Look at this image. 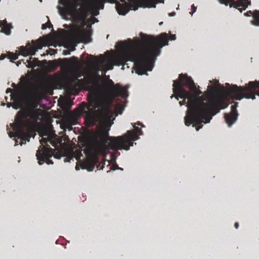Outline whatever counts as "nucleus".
Returning a JSON list of instances; mask_svg holds the SVG:
<instances>
[{
    "label": "nucleus",
    "mask_w": 259,
    "mask_h": 259,
    "mask_svg": "<svg viewBox=\"0 0 259 259\" xmlns=\"http://www.w3.org/2000/svg\"><path fill=\"white\" fill-rule=\"evenodd\" d=\"M53 153L54 150L51 148H46L45 147H42V152L41 150H38L36 156L38 160V163L41 165L46 162L48 164H53V162L49 158L53 156Z\"/></svg>",
    "instance_id": "obj_9"
},
{
    "label": "nucleus",
    "mask_w": 259,
    "mask_h": 259,
    "mask_svg": "<svg viewBox=\"0 0 259 259\" xmlns=\"http://www.w3.org/2000/svg\"><path fill=\"white\" fill-rule=\"evenodd\" d=\"M75 124V120L74 119H71L69 121L64 123V126L66 128L70 131L72 129V125Z\"/></svg>",
    "instance_id": "obj_16"
},
{
    "label": "nucleus",
    "mask_w": 259,
    "mask_h": 259,
    "mask_svg": "<svg viewBox=\"0 0 259 259\" xmlns=\"http://www.w3.org/2000/svg\"><path fill=\"white\" fill-rule=\"evenodd\" d=\"M43 118V113L41 109L35 106L28 107L25 109L20 111L16 116L15 123H11V128H8V134L10 138H17L15 145L19 141L20 145L29 141L31 136L34 138L35 134L34 130L35 126L40 123Z\"/></svg>",
    "instance_id": "obj_5"
},
{
    "label": "nucleus",
    "mask_w": 259,
    "mask_h": 259,
    "mask_svg": "<svg viewBox=\"0 0 259 259\" xmlns=\"http://www.w3.org/2000/svg\"><path fill=\"white\" fill-rule=\"evenodd\" d=\"M219 1L221 4L226 6L229 4L230 7H233L237 9L241 13L250 4L248 0H219Z\"/></svg>",
    "instance_id": "obj_10"
},
{
    "label": "nucleus",
    "mask_w": 259,
    "mask_h": 259,
    "mask_svg": "<svg viewBox=\"0 0 259 259\" xmlns=\"http://www.w3.org/2000/svg\"><path fill=\"white\" fill-rule=\"evenodd\" d=\"M52 25L51 24V22L48 20V22L42 25L41 28L42 29H46L47 28H51L52 27Z\"/></svg>",
    "instance_id": "obj_20"
},
{
    "label": "nucleus",
    "mask_w": 259,
    "mask_h": 259,
    "mask_svg": "<svg viewBox=\"0 0 259 259\" xmlns=\"http://www.w3.org/2000/svg\"><path fill=\"white\" fill-rule=\"evenodd\" d=\"M0 27H2V32L5 33L7 35L10 34L11 29L12 27L10 24L7 23L6 21H0Z\"/></svg>",
    "instance_id": "obj_14"
},
{
    "label": "nucleus",
    "mask_w": 259,
    "mask_h": 259,
    "mask_svg": "<svg viewBox=\"0 0 259 259\" xmlns=\"http://www.w3.org/2000/svg\"><path fill=\"white\" fill-rule=\"evenodd\" d=\"M238 103L234 102L231 106V111L230 113H225L224 117L226 123L228 126L230 127L237 119L238 113L237 111V107Z\"/></svg>",
    "instance_id": "obj_12"
},
{
    "label": "nucleus",
    "mask_w": 259,
    "mask_h": 259,
    "mask_svg": "<svg viewBox=\"0 0 259 259\" xmlns=\"http://www.w3.org/2000/svg\"><path fill=\"white\" fill-rule=\"evenodd\" d=\"M7 57L9 59H11V61H13L17 59L18 55L13 53H9L7 55Z\"/></svg>",
    "instance_id": "obj_17"
},
{
    "label": "nucleus",
    "mask_w": 259,
    "mask_h": 259,
    "mask_svg": "<svg viewBox=\"0 0 259 259\" xmlns=\"http://www.w3.org/2000/svg\"><path fill=\"white\" fill-rule=\"evenodd\" d=\"M108 136V130H106L103 127L101 128L94 132L92 136V147L89 149V151L85 152L87 159L85 161H82L80 160V156L82 155L80 151H77V153L73 156L74 153H71V157H67L64 159L65 162H70V160L74 157L78 162L75 166V169L78 170L80 166L82 169H86L88 171H92L95 164L97 162V156L98 154L105 157L107 154H110V160H108L109 164L110 165L111 170L121 169L122 168L118 167L116 163V156L112 150L110 149L109 147L107 144L106 138Z\"/></svg>",
    "instance_id": "obj_4"
},
{
    "label": "nucleus",
    "mask_w": 259,
    "mask_h": 259,
    "mask_svg": "<svg viewBox=\"0 0 259 259\" xmlns=\"http://www.w3.org/2000/svg\"><path fill=\"white\" fill-rule=\"evenodd\" d=\"M32 59L31 57L30 58L29 60H27V65H26L27 67L29 68H34L36 66L38 65L39 61L36 59H34L32 61L31 60Z\"/></svg>",
    "instance_id": "obj_15"
},
{
    "label": "nucleus",
    "mask_w": 259,
    "mask_h": 259,
    "mask_svg": "<svg viewBox=\"0 0 259 259\" xmlns=\"http://www.w3.org/2000/svg\"><path fill=\"white\" fill-rule=\"evenodd\" d=\"M238 226H239V224L238 223H236L235 224V227L236 229H237L238 228Z\"/></svg>",
    "instance_id": "obj_25"
},
{
    "label": "nucleus",
    "mask_w": 259,
    "mask_h": 259,
    "mask_svg": "<svg viewBox=\"0 0 259 259\" xmlns=\"http://www.w3.org/2000/svg\"><path fill=\"white\" fill-rule=\"evenodd\" d=\"M80 76V75L76 74L73 77V82L71 83L72 84H74L78 85V86L80 85V84L81 83L80 80L78 79V77Z\"/></svg>",
    "instance_id": "obj_18"
},
{
    "label": "nucleus",
    "mask_w": 259,
    "mask_h": 259,
    "mask_svg": "<svg viewBox=\"0 0 259 259\" xmlns=\"http://www.w3.org/2000/svg\"><path fill=\"white\" fill-rule=\"evenodd\" d=\"M256 95L259 96V81H249L243 87L227 83V101L229 99L240 100L243 98L253 100Z\"/></svg>",
    "instance_id": "obj_7"
},
{
    "label": "nucleus",
    "mask_w": 259,
    "mask_h": 259,
    "mask_svg": "<svg viewBox=\"0 0 259 259\" xmlns=\"http://www.w3.org/2000/svg\"><path fill=\"white\" fill-rule=\"evenodd\" d=\"M5 58V55H2L0 57V60H3Z\"/></svg>",
    "instance_id": "obj_24"
},
{
    "label": "nucleus",
    "mask_w": 259,
    "mask_h": 259,
    "mask_svg": "<svg viewBox=\"0 0 259 259\" xmlns=\"http://www.w3.org/2000/svg\"><path fill=\"white\" fill-rule=\"evenodd\" d=\"M164 0H121L122 4H116V9L119 15H125L130 9L137 10L139 7L155 8L158 3H164Z\"/></svg>",
    "instance_id": "obj_8"
},
{
    "label": "nucleus",
    "mask_w": 259,
    "mask_h": 259,
    "mask_svg": "<svg viewBox=\"0 0 259 259\" xmlns=\"http://www.w3.org/2000/svg\"><path fill=\"white\" fill-rule=\"evenodd\" d=\"M42 41L38 42L33 45L28 44L25 47L22 46L20 47V51L21 54L24 56L34 55L38 49H41L42 48Z\"/></svg>",
    "instance_id": "obj_11"
},
{
    "label": "nucleus",
    "mask_w": 259,
    "mask_h": 259,
    "mask_svg": "<svg viewBox=\"0 0 259 259\" xmlns=\"http://www.w3.org/2000/svg\"><path fill=\"white\" fill-rule=\"evenodd\" d=\"M196 7L194 5H192V6H191V9H192V12L191 13H190V14L192 15L194 13H195L196 11Z\"/></svg>",
    "instance_id": "obj_21"
},
{
    "label": "nucleus",
    "mask_w": 259,
    "mask_h": 259,
    "mask_svg": "<svg viewBox=\"0 0 259 259\" xmlns=\"http://www.w3.org/2000/svg\"><path fill=\"white\" fill-rule=\"evenodd\" d=\"M70 51L69 50H65L63 51V54L65 55H67L70 54Z\"/></svg>",
    "instance_id": "obj_22"
},
{
    "label": "nucleus",
    "mask_w": 259,
    "mask_h": 259,
    "mask_svg": "<svg viewBox=\"0 0 259 259\" xmlns=\"http://www.w3.org/2000/svg\"><path fill=\"white\" fill-rule=\"evenodd\" d=\"M48 141V139L46 138H42L40 140V143L41 144V145L40 146V148L38 150H41V152H42V147H45L46 148H47L45 145H44V143H46Z\"/></svg>",
    "instance_id": "obj_19"
},
{
    "label": "nucleus",
    "mask_w": 259,
    "mask_h": 259,
    "mask_svg": "<svg viewBox=\"0 0 259 259\" xmlns=\"http://www.w3.org/2000/svg\"><path fill=\"white\" fill-rule=\"evenodd\" d=\"M42 88L41 84H36L31 89H18L13 92L11 89H8L6 92L11 93V99L13 100L12 106L17 109L24 107L31 98L37 97L42 91Z\"/></svg>",
    "instance_id": "obj_6"
},
{
    "label": "nucleus",
    "mask_w": 259,
    "mask_h": 259,
    "mask_svg": "<svg viewBox=\"0 0 259 259\" xmlns=\"http://www.w3.org/2000/svg\"><path fill=\"white\" fill-rule=\"evenodd\" d=\"M62 6L58 7L60 15L65 19H71L77 23L72 30L73 37L77 42H90L91 40V26L98 20L93 16L98 15L99 12L93 7L98 3H102L103 0H93L92 6L84 0H59ZM101 4L100 9L103 8Z\"/></svg>",
    "instance_id": "obj_3"
},
{
    "label": "nucleus",
    "mask_w": 259,
    "mask_h": 259,
    "mask_svg": "<svg viewBox=\"0 0 259 259\" xmlns=\"http://www.w3.org/2000/svg\"><path fill=\"white\" fill-rule=\"evenodd\" d=\"M244 15L247 16H252L253 20L251 21V24L255 26H259V11H250L245 13Z\"/></svg>",
    "instance_id": "obj_13"
},
{
    "label": "nucleus",
    "mask_w": 259,
    "mask_h": 259,
    "mask_svg": "<svg viewBox=\"0 0 259 259\" xmlns=\"http://www.w3.org/2000/svg\"><path fill=\"white\" fill-rule=\"evenodd\" d=\"M112 85L111 97L106 100L103 95L101 89L97 88L95 91H92L89 96V103L87 105L82 103L76 110L74 115L77 118L85 114L87 118H93L94 109L98 108L102 111L100 115V126L97 130L103 127L108 132L113 123L116 116L122 113L125 106L126 98L127 97V88L119 84L114 85L112 81L109 80ZM133 130H130L122 136L106 138L107 144L114 155L117 157L120 153L119 149L128 150L131 146H133L134 142L139 139V136L143 135L142 131L136 126V124L142 127L145 126L138 121L136 123H132Z\"/></svg>",
    "instance_id": "obj_2"
},
{
    "label": "nucleus",
    "mask_w": 259,
    "mask_h": 259,
    "mask_svg": "<svg viewBox=\"0 0 259 259\" xmlns=\"http://www.w3.org/2000/svg\"><path fill=\"white\" fill-rule=\"evenodd\" d=\"M141 39L135 38L117 43V51L107 52L103 55L96 57L90 67V71L95 76L100 78L99 71L105 75L108 70H112L114 65H123L130 61L134 63V68L139 75L151 71L156 57L161 52V49L168 45V40L176 39L175 34L169 38L166 33L157 36L140 33Z\"/></svg>",
    "instance_id": "obj_1"
},
{
    "label": "nucleus",
    "mask_w": 259,
    "mask_h": 259,
    "mask_svg": "<svg viewBox=\"0 0 259 259\" xmlns=\"http://www.w3.org/2000/svg\"><path fill=\"white\" fill-rule=\"evenodd\" d=\"M175 15H176V13L174 12L168 14V16L170 17L174 16Z\"/></svg>",
    "instance_id": "obj_23"
},
{
    "label": "nucleus",
    "mask_w": 259,
    "mask_h": 259,
    "mask_svg": "<svg viewBox=\"0 0 259 259\" xmlns=\"http://www.w3.org/2000/svg\"><path fill=\"white\" fill-rule=\"evenodd\" d=\"M162 24V22H161L159 23L160 25Z\"/></svg>",
    "instance_id": "obj_26"
}]
</instances>
